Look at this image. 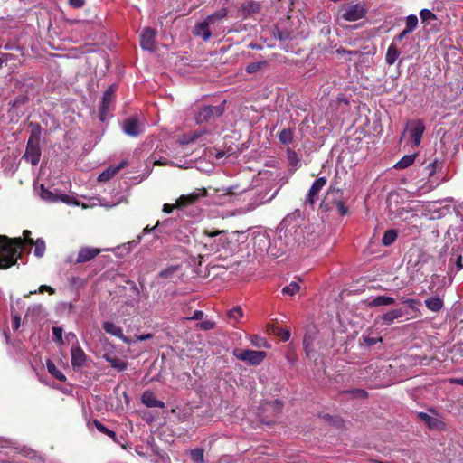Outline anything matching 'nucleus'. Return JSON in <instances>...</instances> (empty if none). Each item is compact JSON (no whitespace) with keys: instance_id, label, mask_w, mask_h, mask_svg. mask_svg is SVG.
I'll use <instances>...</instances> for the list:
<instances>
[{"instance_id":"obj_30","label":"nucleus","mask_w":463,"mask_h":463,"mask_svg":"<svg viewBox=\"0 0 463 463\" xmlns=\"http://www.w3.org/2000/svg\"><path fill=\"white\" fill-rule=\"evenodd\" d=\"M280 143L283 145H289L293 140V129L291 128H284L282 129L278 136Z\"/></svg>"},{"instance_id":"obj_34","label":"nucleus","mask_w":463,"mask_h":463,"mask_svg":"<svg viewBox=\"0 0 463 463\" xmlns=\"http://www.w3.org/2000/svg\"><path fill=\"white\" fill-rule=\"evenodd\" d=\"M190 457L194 463H204L203 450L202 449H194L190 451Z\"/></svg>"},{"instance_id":"obj_37","label":"nucleus","mask_w":463,"mask_h":463,"mask_svg":"<svg viewBox=\"0 0 463 463\" xmlns=\"http://www.w3.org/2000/svg\"><path fill=\"white\" fill-rule=\"evenodd\" d=\"M418 25V17L415 14H410L406 17V30L407 32H413Z\"/></svg>"},{"instance_id":"obj_49","label":"nucleus","mask_w":463,"mask_h":463,"mask_svg":"<svg viewBox=\"0 0 463 463\" xmlns=\"http://www.w3.org/2000/svg\"><path fill=\"white\" fill-rule=\"evenodd\" d=\"M402 301L413 310H417L418 307L420 305V300L414 298H402Z\"/></svg>"},{"instance_id":"obj_38","label":"nucleus","mask_w":463,"mask_h":463,"mask_svg":"<svg viewBox=\"0 0 463 463\" xmlns=\"http://www.w3.org/2000/svg\"><path fill=\"white\" fill-rule=\"evenodd\" d=\"M94 425L96 426L97 430L100 431L101 433H104L108 435L109 437L112 438L114 440L116 439V433L113 430H110L108 429L105 425H103L100 421L95 420Z\"/></svg>"},{"instance_id":"obj_7","label":"nucleus","mask_w":463,"mask_h":463,"mask_svg":"<svg viewBox=\"0 0 463 463\" xmlns=\"http://www.w3.org/2000/svg\"><path fill=\"white\" fill-rule=\"evenodd\" d=\"M223 105L205 106L202 108L196 115V122L202 124L211 119L220 117L223 113Z\"/></svg>"},{"instance_id":"obj_53","label":"nucleus","mask_w":463,"mask_h":463,"mask_svg":"<svg viewBox=\"0 0 463 463\" xmlns=\"http://www.w3.org/2000/svg\"><path fill=\"white\" fill-rule=\"evenodd\" d=\"M65 338L68 343H72L73 345H78V339L74 333H68Z\"/></svg>"},{"instance_id":"obj_13","label":"nucleus","mask_w":463,"mask_h":463,"mask_svg":"<svg viewBox=\"0 0 463 463\" xmlns=\"http://www.w3.org/2000/svg\"><path fill=\"white\" fill-rule=\"evenodd\" d=\"M156 31L151 28L143 29L140 35V45L144 50L154 51Z\"/></svg>"},{"instance_id":"obj_18","label":"nucleus","mask_w":463,"mask_h":463,"mask_svg":"<svg viewBox=\"0 0 463 463\" xmlns=\"http://www.w3.org/2000/svg\"><path fill=\"white\" fill-rule=\"evenodd\" d=\"M210 25L212 24L206 19L196 24L194 29V34L202 37L203 41L209 40L212 36Z\"/></svg>"},{"instance_id":"obj_26","label":"nucleus","mask_w":463,"mask_h":463,"mask_svg":"<svg viewBox=\"0 0 463 463\" xmlns=\"http://www.w3.org/2000/svg\"><path fill=\"white\" fill-rule=\"evenodd\" d=\"M425 305L430 311L439 312L443 307V300L439 297H433L426 299Z\"/></svg>"},{"instance_id":"obj_1","label":"nucleus","mask_w":463,"mask_h":463,"mask_svg":"<svg viewBox=\"0 0 463 463\" xmlns=\"http://www.w3.org/2000/svg\"><path fill=\"white\" fill-rule=\"evenodd\" d=\"M23 236L24 239L20 237L10 239L5 235H0V269H7L14 265L25 243L33 246L31 232L24 230Z\"/></svg>"},{"instance_id":"obj_48","label":"nucleus","mask_w":463,"mask_h":463,"mask_svg":"<svg viewBox=\"0 0 463 463\" xmlns=\"http://www.w3.org/2000/svg\"><path fill=\"white\" fill-rule=\"evenodd\" d=\"M265 64V62H252V63H250L247 67H246V71L248 73H254V72H257L258 71H260L262 66Z\"/></svg>"},{"instance_id":"obj_14","label":"nucleus","mask_w":463,"mask_h":463,"mask_svg":"<svg viewBox=\"0 0 463 463\" xmlns=\"http://www.w3.org/2000/svg\"><path fill=\"white\" fill-rule=\"evenodd\" d=\"M418 417L423 420L430 430H444L446 424L438 417L430 416L426 412H419Z\"/></svg>"},{"instance_id":"obj_16","label":"nucleus","mask_w":463,"mask_h":463,"mask_svg":"<svg viewBox=\"0 0 463 463\" xmlns=\"http://www.w3.org/2000/svg\"><path fill=\"white\" fill-rule=\"evenodd\" d=\"M39 195L43 200L47 202L61 201L66 203H72L71 198L69 195L53 194L52 191L44 188L43 185H41Z\"/></svg>"},{"instance_id":"obj_57","label":"nucleus","mask_w":463,"mask_h":463,"mask_svg":"<svg viewBox=\"0 0 463 463\" xmlns=\"http://www.w3.org/2000/svg\"><path fill=\"white\" fill-rule=\"evenodd\" d=\"M203 317V312L201 310H195L191 317L188 319L200 320Z\"/></svg>"},{"instance_id":"obj_44","label":"nucleus","mask_w":463,"mask_h":463,"mask_svg":"<svg viewBox=\"0 0 463 463\" xmlns=\"http://www.w3.org/2000/svg\"><path fill=\"white\" fill-rule=\"evenodd\" d=\"M242 309L240 307H233L228 313L229 317L235 321H238L242 317Z\"/></svg>"},{"instance_id":"obj_41","label":"nucleus","mask_w":463,"mask_h":463,"mask_svg":"<svg viewBox=\"0 0 463 463\" xmlns=\"http://www.w3.org/2000/svg\"><path fill=\"white\" fill-rule=\"evenodd\" d=\"M442 163L439 159H434L427 165L429 175H433L439 169L441 168Z\"/></svg>"},{"instance_id":"obj_61","label":"nucleus","mask_w":463,"mask_h":463,"mask_svg":"<svg viewBox=\"0 0 463 463\" xmlns=\"http://www.w3.org/2000/svg\"><path fill=\"white\" fill-rule=\"evenodd\" d=\"M449 383L463 386V378H452L449 380Z\"/></svg>"},{"instance_id":"obj_50","label":"nucleus","mask_w":463,"mask_h":463,"mask_svg":"<svg viewBox=\"0 0 463 463\" xmlns=\"http://www.w3.org/2000/svg\"><path fill=\"white\" fill-rule=\"evenodd\" d=\"M215 326V323L212 320H204L197 324V326L202 330H210L213 329Z\"/></svg>"},{"instance_id":"obj_11","label":"nucleus","mask_w":463,"mask_h":463,"mask_svg":"<svg viewBox=\"0 0 463 463\" xmlns=\"http://www.w3.org/2000/svg\"><path fill=\"white\" fill-rule=\"evenodd\" d=\"M207 194V191L204 188H197L192 193L188 194L181 195L176 200V207L177 208H184L190 204L194 203L196 201H198L201 197H205Z\"/></svg>"},{"instance_id":"obj_59","label":"nucleus","mask_w":463,"mask_h":463,"mask_svg":"<svg viewBox=\"0 0 463 463\" xmlns=\"http://www.w3.org/2000/svg\"><path fill=\"white\" fill-rule=\"evenodd\" d=\"M152 337H153L152 334H145V335H137V340L146 341V340L151 339Z\"/></svg>"},{"instance_id":"obj_42","label":"nucleus","mask_w":463,"mask_h":463,"mask_svg":"<svg viewBox=\"0 0 463 463\" xmlns=\"http://www.w3.org/2000/svg\"><path fill=\"white\" fill-rule=\"evenodd\" d=\"M250 342L253 345H255L257 347H269V346L268 342L266 341V339H264L261 336L256 335L250 338Z\"/></svg>"},{"instance_id":"obj_39","label":"nucleus","mask_w":463,"mask_h":463,"mask_svg":"<svg viewBox=\"0 0 463 463\" xmlns=\"http://www.w3.org/2000/svg\"><path fill=\"white\" fill-rule=\"evenodd\" d=\"M259 4L253 1L244 2L241 5L242 10L248 14L257 12L259 10Z\"/></svg>"},{"instance_id":"obj_17","label":"nucleus","mask_w":463,"mask_h":463,"mask_svg":"<svg viewBox=\"0 0 463 463\" xmlns=\"http://www.w3.org/2000/svg\"><path fill=\"white\" fill-rule=\"evenodd\" d=\"M71 364L75 367H83L87 363V355L79 345H72L71 350Z\"/></svg>"},{"instance_id":"obj_31","label":"nucleus","mask_w":463,"mask_h":463,"mask_svg":"<svg viewBox=\"0 0 463 463\" xmlns=\"http://www.w3.org/2000/svg\"><path fill=\"white\" fill-rule=\"evenodd\" d=\"M398 233L395 230H388L384 232L383 238H382V243L384 246H390L392 245L395 240L397 239Z\"/></svg>"},{"instance_id":"obj_19","label":"nucleus","mask_w":463,"mask_h":463,"mask_svg":"<svg viewBox=\"0 0 463 463\" xmlns=\"http://www.w3.org/2000/svg\"><path fill=\"white\" fill-rule=\"evenodd\" d=\"M128 165V162L127 160H123L116 166H109L99 175L98 180L99 182H105L111 179L120 169Z\"/></svg>"},{"instance_id":"obj_5","label":"nucleus","mask_w":463,"mask_h":463,"mask_svg":"<svg viewBox=\"0 0 463 463\" xmlns=\"http://www.w3.org/2000/svg\"><path fill=\"white\" fill-rule=\"evenodd\" d=\"M233 354L237 359L246 362L250 365H259L263 362L267 355L266 352L264 351L250 349L234 350Z\"/></svg>"},{"instance_id":"obj_52","label":"nucleus","mask_w":463,"mask_h":463,"mask_svg":"<svg viewBox=\"0 0 463 463\" xmlns=\"http://www.w3.org/2000/svg\"><path fill=\"white\" fill-rule=\"evenodd\" d=\"M21 325V317L18 315H14L12 317V327L14 331L18 330Z\"/></svg>"},{"instance_id":"obj_55","label":"nucleus","mask_w":463,"mask_h":463,"mask_svg":"<svg viewBox=\"0 0 463 463\" xmlns=\"http://www.w3.org/2000/svg\"><path fill=\"white\" fill-rule=\"evenodd\" d=\"M382 341V338L381 337H378V338H373V337H364V342L366 345H375L379 342Z\"/></svg>"},{"instance_id":"obj_51","label":"nucleus","mask_w":463,"mask_h":463,"mask_svg":"<svg viewBox=\"0 0 463 463\" xmlns=\"http://www.w3.org/2000/svg\"><path fill=\"white\" fill-rule=\"evenodd\" d=\"M335 207L339 213L344 216L348 213V208L345 206V204L341 201L335 202Z\"/></svg>"},{"instance_id":"obj_43","label":"nucleus","mask_w":463,"mask_h":463,"mask_svg":"<svg viewBox=\"0 0 463 463\" xmlns=\"http://www.w3.org/2000/svg\"><path fill=\"white\" fill-rule=\"evenodd\" d=\"M178 270V266H170L162 270L159 273V277L163 279H169L171 278L176 271Z\"/></svg>"},{"instance_id":"obj_35","label":"nucleus","mask_w":463,"mask_h":463,"mask_svg":"<svg viewBox=\"0 0 463 463\" xmlns=\"http://www.w3.org/2000/svg\"><path fill=\"white\" fill-rule=\"evenodd\" d=\"M299 289H300V286H299L298 282L293 281L289 285H288L282 288V293L284 295H288V296H294L295 294H297L299 291Z\"/></svg>"},{"instance_id":"obj_56","label":"nucleus","mask_w":463,"mask_h":463,"mask_svg":"<svg viewBox=\"0 0 463 463\" xmlns=\"http://www.w3.org/2000/svg\"><path fill=\"white\" fill-rule=\"evenodd\" d=\"M44 291H47L49 294H53L54 293V289L52 287L47 286V285L40 286V288H38V292L39 293H43Z\"/></svg>"},{"instance_id":"obj_25","label":"nucleus","mask_w":463,"mask_h":463,"mask_svg":"<svg viewBox=\"0 0 463 463\" xmlns=\"http://www.w3.org/2000/svg\"><path fill=\"white\" fill-rule=\"evenodd\" d=\"M205 131H194L192 133L184 134L179 137L178 142L181 145H187L197 140Z\"/></svg>"},{"instance_id":"obj_8","label":"nucleus","mask_w":463,"mask_h":463,"mask_svg":"<svg viewBox=\"0 0 463 463\" xmlns=\"http://www.w3.org/2000/svg\"><path fill=\"white\" fill-rule=\"evenodd\" d=\"M100 250L94 247H82L80 249L78 256L76 259L73 258V256H69L66 260L67 263L72 264H79V263H85L91 260H93L98 254H99Z\"/></svg>"},{"instance_id":"obj_29","label":"nucleus","mask_w":463,"mask_h":463,"mask_svg":"<svg viewBox=\"0 0 463 463\" xmlns=\"http://www.w3.org/2000/svg\"><path fill=\"white\" fill-rule=\"evenodd\" d=\"M399 55H400L399 50L393 43H392L388 47V50L386 52L385 60H386L387 64H389V65L394 64L395 61H397Z\"/></svg>"},{"instance_id":"obj_4","label":"nucleus","mask_w":463,"mask_h":463,"mask_svg":"<svg viewBox=\"0 0 463 463\" xmlns=\"http://www.w3.org/2000/svg\"><path fill=\"white\" fill-rule=\"evenodd\" d=\"M40 128H36L32 130L30 137L27 141L25 153L23 158L27 162H30L33 165H36L41 157V147H40Z\"/></svg>"},{"instance_id":"obj_33","label":"nucleus","mask_w":463,"mask_h":463,"mask_svg":"<svg viewBox=\"0 0 463 463\" xmlns=\"http://www.w3.org/2000/svg\"><path fill=\"white\" fill-rule=\"evenodd\" d=\"M228 12L225 8H222L215 13L208 15L205 19L211 24H213L216 21L223 19L227 16Z\"/></svg>"},{"instance_id":"obj_54","label":"nucleus","mask_w":463,"mask_h":463,"mask_svg":"<svg viewBox=\"0 0 463 463\" xmlns=\"http://www.w3.org/2000/svg\"><path fill=\"white\" fill-rule=\"evenodd\" d=\"M69 4L74 8H80L84 5L85 0H69Z\"/></svg>"},{"instance_id":"obj_10","label":"nucleus","mask_w":463,"mask_h":463,"mask_svg":"<svg viewBox=\"0 0 463 463\" xmlns=\"http://www.w3.org/2000/svg\"><path fill=\"white\" fill-rule=\"evenodd\" d=\"M406 130L409 132L414 147L420 146L422 135L425 131V125L421 119H415L407 125Z\"/></svg>"},{"instance_id":"obj_62","label":"nucleus","mask_w":463,"mask_h":463,"mask_svg":"<svg viewBox=\"0 0 463 463\" xmlns=\"http://www.w3.org/2000/svg\"><path fill=\"white\" fill-rule=\"evenodd\" d=\"M456 264H457V267H458V270H460V269H463L462 257H461V256H458V257H457Z\"/></svg>"},{"instance_id":"obj_40","label":"nucleus","mask_w":463,"mask_h":463,"mask_svg":"<svg viewBox=\"0 0 463 463\" xmlns=\"http://www.w3.org/2000/svg\"><path fill=\"white\" fill-rule=\"evenodd\" d=\"M254 240H255V244H258L261 250L269 251L268 246L269 244V241L266 236L260 235V236L255 237Z\"/></svg>"},{"instance_id":"obj_12","label":"nucleus","mask_w":463,"mask_h":463,"mask_svg":"<svg viewBox=\"0 0 463 463\" xmlns=\"http://www.w3.org/2000/svg\"><path fill=\"white\" fill-rule=\"evenodd\" d=\"M116 91V86L110 85L106 91L103 93L102 101L100 106V119L104 120L105 114L109 110L110 105L113 102L114 94Z\"/></svg>"},{"instance_id":"obj_45","label":"nucleus","mask_w":463,"mask_h":463,"mask_svg":"<svg viewBox=\"0 0 463 463\" xmlns=\"http://www.w3.org/2000/svg\"><path fill=\"white\" fill-rule=\"evenodd\" d=\"M273 332H274L275 335L280 336V338L284 342L289 340V338H290V332L288 330H287V329L275 328Z\"/></svg>"},{"instance_id":"obj_15","label":"nucleus","mask_w":463,"mask_h":463,"mask_svg":"<svg viewBox=\"0 0 463 463\" xmlns=\"http://www.w3.org/2000/svg\"><path fill=\"white\" fill-rule=\"evenodd\" d=\"M326 184V179L325 177H319L312 184L306 199L309 204L314 205L316 203L317 194Z\"/></svg>"},{"instance_id":"obj_36","label":"nucleus","mask_w":463,"mask_h":463,"mask_svg":"<svg viewBox=\"0 0 463 463\" xmlns=\"http://www.w3.org/2000/svg\"><path fill=\"white\" fill-rule=\"evenodd\" d=\"M52 335H53V341L58 345H62L64 344V340H63V337H62L63 329L61 327H60V326H53L52 328Z\"/></svg>"},{"instance_id":"obj_47","label":"nucleus","mask_w":463,"mask_h":463,"mask_svg":"<svg viewBox=\"0 0 463 463\" xmlns=\"http://www.w3.org/2000/svg\"><path fill=\"white\" fill-rule=\"evenodd\" d=\"M420 15L423 22L436 19V15L429 9H422Z\"/></svg>"},{"instance_id":"obj_58","label":"nucleus","mask_w":463,"mask_h":463,"mask_svg":"<svg viewBox=\"0 0 463 463\" xmlns=\"http://www.w3.org/2000/svg\"><path fill=\"white\" fill-rule=\"evenodd\" d=\"M174 208H177L176 204L172 205V204L165 203L163 205V212L165 213H171L173 212Z\"/></svg>"},{"instance_id":"obj_21","label":"nucleus","mask_w":463,"mask_h":463,"mask_svg":"<svg viewBox=\"0 0 463 463\" xmlns=\"http://www.w3.org/2000/svg\"><path fill=\"white\" fill-rule=\"evenodd\" d=\"M103 358L110 364L111 367L115 368L118 372H122L126 370L127 368V363L121 360L120 358H118L114 355H112L109 353H105L103 355Z\"/></svg>"},{"instance_id":"obj_32","label":"nucleus","mask_w":463,"mask_h":463,"mask_svg":"<svg viewBox=\"0 0 463 463\" xmlns=\"http://www.w3.org/2000/svg\"><path fill=\"white\" fill-rule=\"evenodd\" d=\"M33 245L34 246V255L38 258H42L44 255L46 249L43 239L39 238L36 241H33Z\"/></svg>"},{"instance_id":"obj_3","label":"nucleus","mask_w":463,"mask_h":463,"mask_svg":"<svg viewBox=\"0 0 463 463\" xmlns=\"http://www.w3.org/2000/svg\"><path fill=\"white\" fill-rule=\"evenodd\" d=\"M366 14L367 8L364 4L348 3L338 8L335 14V20L337 23H340L341 21L356 22L365 17Z\"/></svg>"},{"instance_id":"obj_28","label":"nucleus","mask_w":463,"mask_h":463,"mask_svg":"<svg viewBox=\"0 0 463 463\" xmlns=\"http://www.w3.org/2000/svg\"><path fill=\"white\" fill-rule=\"evenodd\" d=\"M394 303V298L388 296H378L369 302L370 307L389 306Z\"/></svg>"},{"instance_id":"obj_63","label":"nucleus","mask_w":463,"mask_h":463,"mask_svg":"<svg viewBox=\"0 0 463 463\" xmlns=\"http://www.w3.org/2000/svg\"><path fill=\"white\" fill-rule=\"evenodd\" d=\"M355 394H356L357 396H359V397H362V398H364V397H366V396H367L366 392H365L364 390H361V389L356 390V391H355Z\"/></svg>"},{"instance_id":"obj_24","label":"nucleus","mask_w":463,"mask_h":463,"mask_svg":"<svg viewBox=\"0 0 463 463\" xmlns=\"http://www.w3.org/2000/svg\"><path fill=\"white\" fill-rule=\"evenodd\" d=\"M417 156V154H411V155H406L402 156L395 165L394 168L398 170L405 169L409 166H411Z\"/></svg>"},{"instance_id":"obj_20","label":"nucleus","mask_w":463,"mask_h":463,"mask_svg":"<svg viewBox=\"0 0 463 463\" xmlns=\"http://www.w3.org/2000/svg\"><path fill=\"white\" fill-rule=\"evenodd\" d=\"M141 401L146 407L149 408L165 407V403L162 401L157 400L156 395L152 392H145L141 396Z\"/></svg>"},{"instance_id":"obj_27","label":"nucleus","mask_w":463,"mask_h":463,"mask_svg":"<svg viewBox=\"0 0 463 463\" xmlns=\"http://www.w3.org/2000/svg\"><path fill=\"white\" fill-rule=\"evenodd\" d=\"M46 367H47L48 372L54 378H56L57 380H59L61 382L66 381V376L56 367V365L54 364V363L52 360L48 359L46 361Z\"/></svg>"},{"instance_id":"obj_64","label":"nucleus","mask_w":463,"mask_h":463,"mask_svg":"<svg viewBox=\"0 0 463 463\" xmlns=\"http://www.w3.org/2000/svg\"><path fill=\"white\" fill-rule=\"evenodd\" d=\"M224 156H225V152H223V151H219V152H217V153L215 154V158H216L217 160H221V159H222Z\"/></svg>"},{"instance_id":"obj_9","label":"nucleus","mask_w":463,"mask_h":463,"mask_svg":"<svg viewBox=\"0 0 463 463\" xmlns=\"http://www.w3.org/2000/svg\"><path fill=\"white\" fill-rule=\"evenodd\" d=\"M425 215L430 219H439L451 212L450 204L441 205L440 202H433L425 206Z\"/></svg>"},{"instance_id":"obj_6","label":"nucleus","mask_w":463,"mask_h":463,"mask_svg":"<svg viewBox=\"0 0 463 463\" xmlns=\"http://www.w3.org/2000/svg\"><path fill=\"white\" fill-rule=\"evenodd\" d=\"M145 121L139 116H132L122 124L123 131L126 135L130 137H137L145 130Z\"/></svg>"},{"instance_id":"obj_2","label":"nucleus","mask_w":463,"mask_h":463,"mask_svg":"<svg viewBox=\"0 0 463 463\" xmlns=\"http://www.w3.org/2000/svg\"><path fill=\"white\" fill-rule=\"evenodd\" d=\"M200 242L206 252H219L229 243L227 232L224 230H204L202 233Z\"/></svg>"},{"instance_id":"obj_46","label":"nucleus","mask_w":463,"mask_h":463,"mask_svg":"<svg viewBox=\"0 0 463 463\" xmlns=\"http://www.w3.org/2000/svg\"><path fill=\"white\" fill-rule=\"evenodd\" d=\"M158 226H159V222H156V224L153 228H149L148 226H146V227L143 230L142 234H140V235H138V236H137V241H132L131 242H128V244L136 245V244L139 243V242H140V241H141V239H142V237H143V235H145V234H146V233L150 232L151 231H155V230H156Z\"/></svg>"},{"instance_id":"obj_23","label":"nucleus","mask_w":463,"mask_h":463,"mask_svg":"<svg viewBox=\"0 0 463 463\" xmlns=\"http://www.w3.org/2000/svg\"><path fill=\"white\" fill-rule=\"evenodd\" d=\"M402 316V311L400 308L390 310L381 316V319L384 325H391L395 319Z\"/></svg>"},{"instance_id":"obj_22","label":"nucleus","mask_w":463,"mask_h":463,"mask_svg":"<svg viewBox=\"0 0 463 463\" xmlns=\"http://www.w3.org/2000/svg\"><path fill=\"white\" fill-rule=\"evenodd\" d=\"M104 331L116 337H123V329L110 321H105L102 324Z\"/></svg>"},{"instance_id":"obj_60","label":"nucleus","mask_w":463,"mask_h":463,"mask_svg":"<svg viewBox=\"0 0 463 463\" xmlns=\"http://www.w3.org/2000/svg\"><path fill=\"white\" fill-rule=\"evenodd\" d=\"M410 32H407L406 29H404L399 35H397L394 39L396 42H401L404 37H406L407 34H409Z\"/></svg>"}]
</instances>
